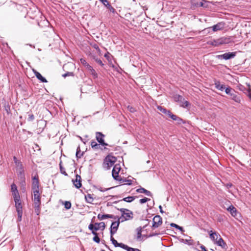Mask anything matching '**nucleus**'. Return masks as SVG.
<instances>
[{
  "label": "nucleus",
  "instance_id": "nucleus-1",
  "mask_svg": "<svg viewBox=\"0 0 251 251\" xmlns=\"http://www.w3.org/2000/svg\"><path fill=\"white\" fill-rule=\"evenodd\" d=\"M31 190L33 193L32 201H33L35 212L37 215L40 213L41 194L39 190V181L38 176L32 177Z\"/></svg>",
  "mask_w": 251,
  "mask_h": 251
},
{
  "label": "nucleus",
  "instance_id": "nucleus-2",
  "mask_svg": "<svg viewBox=\"0 0 251 251\" xmlns=\"http://www.w3.org/2000/svg\"><path fill=\"white\" fill-rule=\"evenodd\" d=\"M117 161V158L111 154L107 155L104 159L102 167L105 170H109Z\"/></svg>",
  "mask_w": 251,
  "mask_h": 251
},
{
  "label": "nucleus",
  "instance_id": "nucleus-3",
  "mask_svg": "<svg viewBox=\"0 0 251 251\" xmlns=\"http://www.w3.org/2000/svg\"><path fill=\"white\" fill-rule=\"evenodd\" d=\"M120 211L122 213L121 216L119 218V221H121V222L130 220L133 219V213L129 209L126 208H121Z\"/></svg>",
  "mask_w": 251,
  "mask_h": 251
},
{
  "label": "nucleus",
  "instance_id": "nucleus-4",
  "mask_svg": "<svg viewBox=\"0 0 251 251\" xmlns=\"http://www.w3.org/2000/svg\"><path fill=\"white\" fill-rule=\"evenodd\" d=\"M230 42V38L229 37H223L219 39L209 41L207 43L213 46H218L221 45L228 44Z\"/></svg>",
  "mask_w": 251,
  "mask_h": 251
},
{
  "label": "nucleus",
  "instance_id": "nucleus-5",
  "mask_svg": "<svg viewBox=\"0 0 251 251\" xmlns=\"http://www.w3.org/2000/svg\"><path fill=\"white\" fill-rule=\"evenodd\" d=\"M121 170V167L120 164H115L113 168L112 175L114 179L117 181H119L120 183L124 182L123 178L119 176V172Z\"/></svg>",
  "mask_w": 251,
  "mask_h": 251
},
{
  "label": "nucleus",
  "instance_id": "nucleus-6",
  "mask_svg": "<svg viewBox=\"0 0 251 251\" xmlns=\"http://www.w3.org/2000/svg\"><path fill=\"white\" fill-rule=\"evenodd\" d=\"M15 202V206L18 214V220L21 221L23 215V206L20 200L14 201Z\"/></svg>",
  "mask_w": 251,
  "mask_h": 251
},
{
  "label": "nucleus",
  "instance_id": "nucleus-7",
  "mask_svg": "<svg viewBox=\"0 0 251 251\" xmlns=\"http://www.w3.org/2000/svg\"><path fill=\"white\" fill-rule=\"evenodd\" d=\"M105 224L104 222H100V223H95L94 225L93 224H90L88 226V228L95 232H97L96 231L99 229L102 228L103 229L105 228Z\"/></svg>",
  "mask_w": 251,
  "mask_h": 251
},
{
  "label": "nucleus",
  "instance_id": "nucleus-8",
  "mask_svg": "<svg viewBox=\"0 0 251 251\" xmlns=\"http://www.w3.org/2000/svg\"><path fill=\"white\" fill-rule=\"evenodd\" d=\"M152 228H156L160 226L162 224V219L159 215H156L153 218Z\"/></svg>",
  "mask_w": 251,
  "mask_h": 251
},
{
  "label": "nucleus",
  "instance_id": "nucleus-9",
  "mask_svg": "<svg viewBox=\"0 0 251 251\" xmlns=\"http://www.w3.org/2000/svg\"><path fill=\"white\" fill-rule=\"evenodd\" d=\"M15 164L17 170L19 171V174H18L19 176L21 177V178L25 179L24 171L22 162L20 160L17 162Z\"/></svg>",
  "mask_w": 251,
  "mask_h": 251
},
{
  "label": "nucleus",
  "instance_id": "nucleus-10",
  "mask_svg": "<svg viewBox=\"0 0 251 251\" xmlns=\"http://www.w3.org/2000/svg\"><path fill=\"white\" fill-rule=\"evenodd\" d=\"M104 135L101 132H97L96 134V138L98 142L103 146H108L107 143H105L104 140Z\"/></svg>",
  "mask_w": 251,
  "mask_h": 251
},
{
  "label": "nucleus",
  "instance_id": "nucleus-11",
  "mask_svg": "<svg viewBox=\"0 0 251 251\" xmlns=\"http://www.w3.org/2000/svg\"><path fill=\"white\" fill-rule=\"evenodd\" d=\"M72 181L76 188L79 189L82 186L81 177L79 175H76L75 179H73Z\"/></svg>",
  "mask_w": 251,
  "mask_h": 251
},
{
  "label": "nucleus",
  "instance_id": "nucleus-12",
  "mask_svg": "<svg viewBox=\"0 0 251 251\" xmlns=\"http://www.w3.org/2000/svg\"><path fill=\"white\" fill-rule=\"evenodd\" d=\"M225 27V24L223 22L218 23L215 25L209 27L208 28H212L213 32H216L219 30H222Z\"/></svg>",
  "mask_w": 251,
  "mask_h": 251
},
{
  "label": "nucleus",
  "instance_id": "nucleus-13",
  "mask_svg": "<svg viewBox=\"0 0 251 251\" xmlns=\"http://www.w3.org/2000/svg\"><path fill=\"white\" fill-rule=\"evenodd\" d=\"M120 222H121V221H119V219H118V221L117 222H113L111 226V231L110 233L111 235H113L115 234L118 228V226H119Z\"/></svg>",
  "mask_w": 251,
  "mask_h": 251
},
{
  "label": "nucleus",
  "instance_id": "nucleus-14",
  "mask_svg": "<svg viewBox=\"0 0 251 251\" xmlns=\"http://www.w3.org/2000/svg\"><path fill=\"white\" fill-rule=\"evenodd\" d=\"M236 54V52H228L225 53L222 55H219L220 57H222L225 60H227L233 58L235 56Z\"/></svg>",
  "mask_w": 251,
  "mask_h": 251
},
{
  "label": "nucleus",
  "instance_id": "nucleus-15",
  "mask_svg": "<svg viewBox=\"0 0 251 251\" xmlns=\"http://www.w3.org/2000/svg\"><path fill=\"white\" fill-rule=\"evenodd\" d=\"M110 239H111V241H112V244L116 247H121L125 250L126 249V247H127L126 245H125L123 243H118L117 241L113 238V235H111Z\"/></svg>",
  "mask_w": 251,
  "mask_h": 251
},
{
  "label": "nucleus",
  "instance_id": "nucleus-16",
  "mask_svg": "<svg viewBox=\"0 0 251 251\" xmlns=\"http://www.w3.org/2000/svg\"><path fill=\"white\" fill-rule=\"evenodd\" d=\"M95 198L94 194H87L85 195V199L87 203L92 204Z\"/></svg>",
  "mask_w": 251,
  "mask_h": 251
},
{
  "label": "nucleus",
  "instance_id": "nucleus-17",
  "mask_svg": "<svg viewBox=\"0 0 251 251\" xmlns=\"http://www.w3.org/2000/svg\"><path fill=\"white\" fill-rule=\"evenodd\" d=\"M32 71L34 73V75L36 76V77L40 80L42 82H47V79L44 78L38 72H37L36 70L33 69Z\"/></svg>",
  "mask_w": 251,
  "mask_h": 251
},
{
  "label": "nucleus",
  "instance_id": "nucleus-18",
  "mask_svg": "<svg viewBox=\"0 0 251 251\" xmlns=\"http://www.w3.org/2000/svg\"><path fill=\"white\" fill-rule=\"evenodd\" d=\"M209 233L210 239L215 243L216 241L219 238V237H220V235L216 232H213L212 230H211Z\"/></svg>",
  "mask_w": 251,
  "mask_h": 251
},
{
  "label": "nucleus",
  "instance_id": "nucleus-19",
  "mask_svg": "<svg viewBox=\"0 0 251 251\" xmlns=\"http://www.w3.org/2000/svg\"><path fill=\"white\" fill-rule=\"evenodd\" d=\"M230 99L236 102L240 103L241 102V97L237 95L236 93H232L230 94Z\"/></svg>",
  "mask_w": 251,
  "mask_h": 251
},
{
  "label": "nucleus",
  "instance_id": "nucleus-20",
  "mask_svg": "<svg viewBox=\"0 0 251 251\" xmlns=\"http://www.w3.org/2000/svg\"><path fill=\"white\" fill-rule=\"evenodd\" d=\"M219 238L216 241L214 244H216L218 246H221L222 248H224L226 246V243L224 242V240L221 237H219Z\"/></svg>",
  "mask_w": 251,
  "mask_h": 251
},
{
  "label": "nucleus",
  "instance_id": "nucleus-21",
  "mask_svg": "<svg viewBox=\"0 0 251 251\" xmlns=\"http://www.w3.org/2000/svg\"><path fill=\"white\" fill-rule=\"evenodd\" d=\"M227 211H229L231 215L235 217L237 215V210L235 207H234L233 205H230L227 209Z\"/></svg>",
  "mask_w": 251,
  "mask_h": 251
},
{
  "label": "nucleus",
  "instance_id": "nucleus-22",
  "mask_svg": "<svg viewBox=\"0 0 251 251\" xmlns=\"http://www.w3.org/2000/svg\"><path fill=\"white\" fill-rule=\"evenodd\" d=\"M136 192L139 193H144L148 196H151V194L149 191L144 189V188H140L136 190Z\"/></svg>",
  "mask_w": 251,
  "mask_h": 251
},
{
  "label": "nucleus",
  "instance_id": "nucleus-23",
  "mask_svg": "<svg viewBox=\"0 0 251 251\" xmlns=\"http://www.w3.org/2000/svg\"><path fill=\"white\" fill-rule=\"evenodd\" d=\"M157 109L159 110L162 113L167 115L168 116L169 114L171 113V111L170 110H168L165 108L161 106H157Z\"/></svg>",
  "mask_w": 251,
  "mask_h": 251
},
{
  "label": "nucleus",
  "instance_id": "nucleus-24",
  "mask_svg": "<svg viewBox=\"0 0 251 251\" xmlns=\"http://www.w3.org/2000/svg\"><path fill=\"white\" fill-rule=\"evenodd\" d=\"M90 72L91 74L95 77H97V74L95 70L93 68V67L90 65H87V67L86 68Z\"/></svg>",
  "mask_w": 251,
  "mask_h": 251
},
{
  "label": "nucleus",
  "instance_id": "nucleus-25",
  "mask_svg": "<svg viewBox=\"0 0 251 251\" xmlns=\"http://www.w3.org/2000/svg\"><path fill=\"white\" fill-rule=\"evenodd\" d=\"M168 116L172 119L175 121H177L178 123H180L182 121V119L176 115L173 114L171 112L170 114H169Z\"/></svg>",
  "mask_w": 251,
  "mask_h": 251
},
{
  "label": "nucleus",
  "instance_id": "nucleus-26",
  "mask_svg": "<svg viewBox=\"0 0 251 251\" xmlns=\"http://www.w3.org/2000/svg\"><path fill=\"white\" fill-rule=\"evenodd\" d=\"M216 88L221 91H223L225 89L226 87L224 84H221L219 81H217L215 83Z\"/></svg>",
  "mask_w": 251,
  "mask_h": 251
},
{
  "label": "nucleus",
  "instance_id": "nucleus-27",
  "mask_svg": "<svg viewBox=\"0 0 251 251\" xmlns=\"http://www.w3.org/2000/svg\"><path fill=\"white\" fill-rule=\"evenodd\" d=\"M98 218L99 219L101 220L106 218H112V215H109V214H99L98 216Z\"/></svg>",
  "mask_w": 251,
  "mask_h": 251
},
{
  "label": "nucleus",
  "instance_id": "nucleus-28",
  "mask_svg": "<svg viewBox=\"0 0 251 251\" xmlns=\"http://www.w3.org/2000/svg\"><path fill=\"white\" fill-rule=\"evenodd\" d=\"M91 146L93 149L95 150L100 149V144H97V143L95 141H92L91 142Z\"/></svg>",
  "mask_w": 251,
  "mask_h": 251
},
{
  "label": "nucleus",
  "instance_id": "nucleus-29",
  "mask_svg": "<svg viewBox=\"0 0 251 251\" xmlns=\"http://www.w3.org/2000/svg\"><path fill=\"white\" fill-rule=\"evenodd\" d=\"M136 197H137L129 196V197L124 198L123 199V201H126L127 202H130L133 201Z\"/></svg>",
  "mask_w": 251,
  "mask_h": 251
},
{
  "label": "nucleus",
  "instance_id": "nucleus-30",
  "mask_svg": "<svg viewBox=\"0 0 251 251\" xmlns=\"http://www.w3.org/2000/svg\"><path fill=\"white\" fill-rule=\"evenodd\" d=\"M189 105H190L189 102L187 100H185L184 99H183V100H182V101L180 102V106L184 107V108L187 107Z\"/></svg>",
  "mask_w": 251,
  "mask_h": 251
},
{
  "label": "nucleus",
  "instance_id": "nucleus-31",
  "mask_svg": "<svg viewBox=\"0 0 251 251\" xmlns=\"http://www.w3.org/2000/svg\"><path fill=\"white\" fill-rule=\"evenodd\" d=\"M174 99L176 101H177V102H179L180 101H182V100H183V98H182V97L179 95H175L174 97Z\"/></svg>",
  "mask_w": 251,
  "mask_h": 251
},
{
  "label": "nucleus",
  "instance_id": "nucleus-32",
  "mask_svg": "<svg viewBox=\"0 0 251 251\" xmlns=\"http://www.w3.org/2000/svg\"><path fill=\"white\" fill-rule=\"evenodd\" d=\"M92 234L95 236L93 238V240L97 243H99L100 242V239L98 237V233L97 232H95L94 231L92 232Z\"/></svg>",
  "mask_w": 251,
  "mask_h": 251
},
{
  "label": "nucleus",
  "instance_id": "nucleus-33",
  "mask_svg": "<svg viewBox=\"0 0 251 251\" xmlns=\"http://www.w3.org/2000/svg\"><path fill=\"white\" fill-rule=\"evenodd\" d=\"M12 195L13 196L14 201H16V200L21 199L18 191L14 192H12Z\"/></svg>",
  "mask_w": 251,
  "mask_h": 251
},
{
  "label": "nucleus",
  "instance_id": "nucleus-34",
  "mask_svg": "<svg viewBox=\"0 0 251 251\" xmlns=\"http://www.w3.org/2000/svg\"><path fill=\"white\" fill-rule=\"evenodd\" d=\"M100 1L107 8L111 7L112 9L114 10V8L111 7V5L110 4L109 1L107 0H101Z\"/></svg>",
  "mask_w": 251,
  "mask_h": 251
},
{
  "label": "nucleus",
  "instance_id": "nucleus-35",
  "mask_svg": "<svg viewBox=\"0 0 251 251\" xmlns=\"http://www.w3.org/2000/svg\"><path fill=\"white\" fill-rule=\"evenodd\" d=\"M60 170L61 173L65 176H67V174L65 170V168L63 167L61 162L59 164Z\"/></svg>",
  "mask_w": 251,
  "mask_h": 251
},
{
  "label": "nucleus",
  "instance_id": "nucleus-36",
  "mask_svg": "<svg viewBox=\"0 0 251 251\" xmlns=\"http://www.w3.org/2000/svg\"><path fill=\"white\" fill-rule=\"evenodd\" d=\"M71 206H72V204H71V202H70L69 201H65V202H64V206H65V208L66 209H70L71 207Z\"/></svg>",
  "mask_w": 251,
  "mask_h": 251
},
{
  "label": "nucleus",
  "instance_id": "nucleus-37",
  "mask_svg": "<svg viewBox=\"0 0 251 251\" xmlns=\"http://www.w3.org/2000/svg\"><path fill=\"white\" fill-rule=\"evenodd\" d=\"M170 225H171V226L172 227H176V228H177V229H178L180 230V231H183V228H182L181 226H179L178 225H176V224H175V223H171V224H170Z\"/></svg>",
  "mask_w": 251,
  "mask_h": 251
},
{
  "label": "nucleus",
  "instance_id": "nucleus-38",
  "mask_svg": "<svg viewBox=\"0 0 251 251\" xmlns=\"http://www.w3.org/2000/svg\"><path fill=\"white\" fill-rule=\"evenodd\" d=\"M11 186V189L12 192L18 191L17 187L15 184H14V183L12 184Z\"/></svg>",
  "mask_w": 251,
  "mask_h": 251
},
{
  "label": "nucleus",
  "instance_id": "nucleus-39",
  "mask_svg": "<svg viewBox=\"0 0 251 251\" xmlns=\"http://www.w3.org/2000/svg\"><path fill=\"white\" fill-rule=\"evenodd\" d=\"M150 201V199L147 198H144L143 199H140L139 200V202L140 203L143 204L148 201Z\"/></svg>",
  "mask_w": 251,
  "mask_h": 251
},
{
  "label": "nucleus",
  "instance_id": "nucleus-40",
  "mask_svg": "<svg viewBox=\"0 0 251 251\" xmlns=\"http://www.w3.org/2000/svg\"><path fill=\"white\" fill-rule=\"evenodd\" d=\"M127 251H141L140 250L138 249H134L131 247H128L127 246V247H126V249H125Z\"/></svg>",
  "mask_w": 251,
  "mask_h": 251
},
{
  "label": "nucleus",
  "instance_id": "nucleus-41",
  "mask_svg": "<svg viewBox=\"0 0 251 251\" xmlns=\"http://www.w3.org/2000/svg\"><path fill=\"white\" fill-rule=\"evenodd\" d=\"M82 155V153L80 152V150L79 148H78L77 149V151L76 152V156L77 158H80L81 156Z\"/></svg>",
  "mask_w": 251,
  "mask_h": 251
},
{
  "label": "nucleus",
  "instance_id": "nucleus-42",
  "mask_svg": "<svg viewBox=\"0 0 251 251\" xmlns=\"http://www.w3.org/2000/svg\"><path fill=\"white\" fill-rule=\"evenodd\" d=\"M191 3L195 6H199V1L198 0H191Z\"/></svg>",
  "mask_w": 251,
  "mask_h": 251
},
{
  "label": "nucleus",
  "instance_id": "nucleus-43",
  "mask_svg": "<svg viewBox=\"0 0 251 251\" xmlns=\"http://www.w3.org/2000/svg\"><path fill=\"white\" fill-rule=\"evenodd\" d=\"M74 76V73L73 72H67L63 75H62V76L64 77H66V76Z\"/></svg>",
  "mask_w": 251,
  "mask_h": 251
},
{
  "label": "nucleus",
  "instance_id": "nucleus-44",
  "mask_svg": "<svg viewBox=\"0 0 251 251\" xmlns=\"http://www.w3.org/2000/svg\"><path fill=\"white\" fill-rule=\"evenodd\" d=\"M232 91V89L230 87H227L225 88V92L226 94L230 95V94H232V93H231V91Z\"/></svg>",
  "mask_w": 251,
  "mask_h": 251
},
{
  "label": "nucleus",
  "instance_id": "nucleus-45",
  "mask_svg": "<svg viewBox=\"0 0 251 251\" xmlns=\"http://www.w3.org/2000/svg\"><path fill=\"white\" fill-rule=\"evenodd\" d=\"M123 180L124 181L123 183H126V184L128 185H131L132 183V181L131 180L123 179Z\"/></svg>",
  "mask_w": 251,
  "mask_h": 251
},
{
  "label": "nucleus",
  "instance_id": "nucleus-46",
  "mask_svg": "<svg viewBox=\"0 0 251 251\" xmlns=\"http://www.w3.org/2000/svg\"><path fill=\"white\" fill-rule=\"evenodd\" d=\"M80 60L81 63L83 65H84L86 68L87 67V65H89L88 63H87L86 61L83 58H81Z\"/></svg>",
  "mask_w": 251,
  "mask_h": 251
},
{
  "label": "nucleus",
  "instance_id": "nucleus-47",
  "mask_svg": "<svg viewBox=\"0 0 251 251\" xmlns=\"http://www.w3.org/2000/svg\"><path fill=\"white\" fill-rule=\"evenodd\" d=\"M34 119H35L34 116L33 114H31L28 115V121H32L34 120Z\"/></svg>",
  "mask_w": 251,
  "mask_h": 251
},
{
  "label": "nucleus",
  "instance_id": "nucleus-48",
  "mask_svg": "<svg viewBox=\"0 0 251 251\" xmlns=\"http://www.w3.org/2000/svg\"><path fill=\"white\" fill-rule=\"evenodd\" d=\"M95 61L96 62H97L99 65H100V66H103L104 65L103 63H102V62L101 61V60H100V59H99L98 58H96L95 59Z\"/></svg>",
  "mask_w": 251,
  "mask_h": 251
},
{
  "label": "nucleus",
  "instance_id": "nucleus-49",
  "mask_svg": "<svg viewBox=\"0 0 251 251\" xmlns=\"http://www.w3.org/2000/svg\"><path fill=\"white\" fill-rule=\"evenodd\" d=\"M127 108L129 110V111L131 112H134L135 111V108L131 107V106H128L127 107Z\"/></svg>",
  "mask_w": 251,
  "mask_h": 251
},
{
  "label": "nucleus",
  "instance_id": "nucleus-50",
  "mask_svg": "<svg viewBox=\"0 0 251 251\" xmlns=\"http://www.w3.org/2000/svg\"><path fill=\"white\" fill-rule=\"evenodd\" d=\"M141 237V229H140L137 232V239H139Z\"/></svg>",
  "mask_w": 251,
  "mask_h": 251
},
{
  "label": "nucleus",
  "instance_id": "nucleus-51",
  "mask_svg": "<svg viewBox=\"0 0 251 251\" xmlns=\"http://www.w3.org/2000/svg\"><path fill=\"white\" fill-rule=\"evenodd\" d=\"M110 189V188H107V189H103L102 188L100 187V189H99V190L101 191V192H103V191H107L108 190H109Z\"/></svg>",
  "mask_w": 251,
  "mask_h": 251
},
{
  "label": "nucleus",
  "instance_id": "nucleus-52",
  "mask_svg": "<svg viewBox=\"0 0 251 251\" xmlns=\"http://www.w3.org/2000/svg\"><path fill=\"white\" fill-rule=\"evenodd\" d=\"M93 47L96 49V50H98L99 51H100V49L98 47V46L97 45V44H95L94 46H93Z\"/></svg>",
  "mask_w": 251,
  "mask_h": 251
},
{
  "label": "nucleus",
  "instance_id": "nucleus-53",
  "mask_svg": "<svg viewBox=\"0 0 251 251\" xmlns=\"http://www.w3.org/2000/svg\"><path fill=\"white\" fill-rule=\"evenodd\" d=\"M201 6V7L204 6L203 2L202 1L199 2V6Z\"/></svg>",
  "mask_w": 251,
  "mask_h": 251
},
{
  "label": "nucleus",
  "instance_id": "nucleus-54",
  "mask_svg": "<svg viewBox=\"0 0 251 251\" xmlns=\"http://www.w3.org/2000/svg\"><path fill=\"white\" fill-rule=\"evenodd\" d=\"M13 159H14V163H16L17 162H18V161H19L18 159H17V158H16V157L15 156H14L13 157Z\"/></svg>",
  "mask_w": 251,
  "mask_h": 251
},
{
  "label": "nucleus",
  "instance_id": "nucleus-55",
  "mask_svg": "<svg viewBox=\"0 0 251 251\" xmlns=\"http://www.w3.org/2000/svg\"><path fill=\"white\" fill-rule=\"evenodd\" d=\"M104 57H106V58H108L109 57V54H105L104 55Z\"/></svg>",
  "mask_w": 251,
  "mask_h": 251
},
{
  "label": "nucleus",
  "instance_id": "nucleus-56",
  "mask_svg": "<svg viewBox=\"0 0 251 251\" xmlns=\"http://www.w3.org/2000/svg\"><path fill=\"white\" fill-rule=\"evenodd\" d=\"M160 211L161 213H163V211L162 210V207L161 206H159Z\"/></svg>",
  "mask_w": 251,
  "mask_h": 251
},
{
  "label": "nucleus",
  "instance_id": "nucleus-57",
  "mask_svg": "<svg viewBox=\"0 0 251 251\" xmlns=\"http://www.w3.org/2000/svg\"><path fill=\"white\" fill-rule=\"evenodd\" d=\"M201 248H202L203 250H204V251H206L204 247H201Z\"/></svg>",
  "mask_w": 251,
  "mask_h": 251
},
{
  "label": "nucleus",
  "instance_id": "nucleus-58",
  "mask_svg": "<svg viewBox=\"0 0 251 251\" xmlns=\"http://www.w3.org/2000/svg\"><path fill=\"white\" fill-rule=\"evenodd\" d=\"M100 1H101V0H99Z\"/></svg>",
  "mask_w": 251,
  "mask_h": 251
}]
</instances>
